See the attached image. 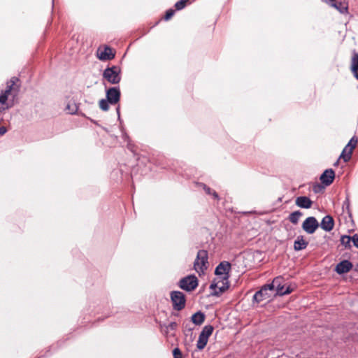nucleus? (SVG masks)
Wrapping results in <instances>:
<instances>
[{"label":"nucleus","instance_id":"obj_37","mask_svg":"<svg viewBox=\"0 0 358 358\" xmlns=\"http://www.w3.org/2000/svg\"><path fill=\"white\" fill-rule=\"evenodd\" d=\"M218 282H216V279H214L210 285L209 288L213 291H217Z\"/></svg>","mask_w":358,"mask_h":358},{"label":"nucleus","instance_id":"obj_35","mask_svg":"<svg viewBox=\"0 0 358 358\" xmlns=\"http://www.w3.org/2000/svg\"><path fill=\"white\" fill-rule=\"evenodd\" d=\"M173 358H183L182 351L178 348H175L173 350Z\"/></svg>","mask_w":358,"mask_h":358},{"label":"nucleus","instance_id":"obj_10","mask_svg":"<svg viewBox=\"0 0 358 358\" xmlns=\"http://www.w3.org/2000/svg\"><path fill=\"white\" fill-rule=\"evenodd\" d=\"M335 178V171L332 169H326L320 176V180L324 186L331 185Z\"/></svg>","mask_w":358,"mask_h":358},{"label":"nucleus","instance_id":"obj_45","mask_svg":"<svg viewBox=\"0 0 358 358\" xmlns=\"http://www.w3.org/2000/svg\"><path fill=\"white\" fill-rule=\"evenodd\" d=\"M338 162L337 161V162L334 164V165H335V166H336V165H337V164H338Z\"/></svg>","mask_w":358,"mask_h":358},{"label":"nucleus","instance_id":"obj_46","mask_svg":"<svg viewBox=\"0 0 358 358\" xmlns=\"http://www.w3.org/2000/svg\"><path fill=\"white\" fill-rule=\"evenodd\" d=\"M54 2V0H52V3Z\"/></svg>","mask_w":358,"mask_h":358},{"label":"nucleus","instance_id":"obj_17","mask_svg":"<svg viewBox=\"0 0 358 358\" xmlns=\"http://www.w3.org/2000/svg\"><path fill=\"white\" fill-rule=\"evenodd\" d=\"M308 245V242L304 239L303 236L299 235L294 242V250L295 251H301L306 249Z\"/></svg>","mask_w":358,"mask_h":358},{"label":"nucleus","instance_id":"obj_38","mask_svg":"<svg viewBox=\"0 0 358 358\" xmlns=\"http://www.w3.org/2000/svg\"><path fill=\"white\" fill-rule=\"evenodd\" d=\"M352 243L355 247L358 248V233L355 234L352 236Z\"/></svg>","mask_w":358,"mask_h":358},{"label":"nucleus","instance_id":"obj_26","mask_svg":"<svg viewBox=\"0 0 358 358\" xmlns=\"http://www.w3.org/2000/svg\"><path fill=\"white\" fill-rule=\"evenodd\" d=\"M17 81H19V79L17 77L11 78V79L7 83L6 89L3 92L9 95L13 88V86Z\"/></svg>","mask_w":358,"mask_h":358},{"label":"nucleus","instance_id":"obj_14","mask_svg":"<svg viewBox=\"0 0 358 358\" xmlns=\"http://www.w3.org/2000/svg\"><path fill=\"white\" fill-rule=\"evenodd\" d=\"M313 201L307 196H299L295 199V204L304 209H309L313 206Z\"/></svg>","mask_w":358,"mask_h":358},{"label":"nucleus","instance_id":"obj_3","mask_svg":"<svg viewBox=\"0 0 358 358\" xmlns=\"http://www.w3.org/2000/svg\"><path fill=\"white\" fill-rule=\"evenodd\" d=\"M170 299L174 310L180 311L185 308L187 300L183 292L177 290L171 291Z\"/></svg>","mask_w":358,"mask_h":358},{"label":"nucleus","instance_id":"obj_33","mask_svg":"<svg viewBox=\"0 0 358 358\" xmlns=\"http://www.w3.org/2000/svg\"><path fill=\"white\" fill-rule=\"evenodd\" d=\"M66 110H69V113L75 114L78 110V106L75 103L72 105L69 103L66 106Z\"/></svg>","mask_w":358,"mask_h":358},{"label":"nucleus","instance_id":"obj_2","mask_svg":"<svg viewBox=\"0 0 358 358\" xmlns=\"http://www.w3.org/2000/svg\"><path fill=\"white\" fill-rule=\"evenodd\" d=\"M199 280L194 274L188 275L182 278L178 282V286L182 290L191 292L196 289Z\"/></svg>","mask_w":358,"mask_h":358},{"label":"nucleus","instance_id":"obj_7","mask_svg":"<svg viewBox=\"0 0 358 358\" xmlns=\"http://www.w3.org/2000/svg\"><path fill=\"white\" fill-rule=\"evenodd\" d=\"M302 229L308 234H314L320 227L316 217L310 216L305 219L301 225Z\"/></svg>","mask_w":358,"mask_h":358},{"label":"nucleus","instance_id":"obj_42","mask_svg":"<svg viewBox=\"0 0 358 358\" xmlns=\"http://www.w3.org/2000/svg\"><path fill=\"white\" fill-rule=\"evenodd\" d=\"M327 3H328L329 5H330L331 6H332V4L334 3H336V0H326L325 1Z\"/></svg>","mask_w":358,"mask_h":358},{"label":"nucleus","instance_id":"obj_27","mask_svg":"<svg viewBox=\"0 0 358 358\" xmlns=\"http://www.w3.org/2000/svg\"><path fill=\"white\" fill-rule=\"evenodd\" d=\"M178 327V324L176 322H171L168 325L166 324H160L161 329L163 330V328H164V333L166 334H168L169 330H176Z\"/></svg>","mask_w":358,"mask_h":358},{"label":"nucleus","instance_id":"obj_36","mask_svg":"<svg viewBox=\"0 0 358 358\" xmlns=\"http://www.w3.org/2000/svg\"><path fill=\"white\" fill-rule=\"evenodd\" d=\"M323 188H324V186H322L318 183H316L313 185V190L315 193H319L322 190Z\"/></svg>","mask_w":358,"mask_h":358},{"label":"nucleus","instance_id":"obj_20","mask_svg":"<svg viewBox=\"0 0 358 358\" xmlns=\"http://www.w3.org/2000/svg\"><path fill=\"white\" fill-rule=\"evenodd\" d=\"M220 281L222 283V285L218 287L217 291H213L210 293L211 296H220L222 294L225 292L229 287V280H223L220 279Z\"/></svg>","mask_w":358,"mask_h":358},{"label":"nucleus","instance_id":"obj_24","mask_svg":"<svg viewBox=\"0 0 358 358\" xmlns=\"http://www.w3.org/2000/svg\"><path fill=\"white\" fill-rule=\"evenodd\" d=\"M279 281H282V278L280 276L275 278L272 282L264 285L262 287L265 288L268 292L273 291L275 289V284L279 282Z\"/></svg>","mask_w":358,"mask_h":358},{"label":"nucleus","instance_id":"obj_1","mask_svg":"<svg viewBox=\"0 0 358 358\" xmlns=\"http://www.w3.org/2000/svg\"><path fill=\"white\" fill-rule=\"evenodd\" d=\"M103 78L111 85L119 84L121 81V68L117 65L108 66L103 72Z\"/></svg>","mask_w":358,"mask_h":358},{"label":"nucleus","instance_id":"obj_5","mask_svg":"<svg viewBox=\"0 0 358 358\" xmlns=\"http://www.w3.org/2000/svg\"><path fill=\"white\" fill-rule=\"evenodd\" d=\"M231 270V264L228 261H222L215 267L214 274L221 280H227L230 278V272Z\"/></svg>","mask_w":358,"mask_h":358},{"label":"nucleus","instance_id":"obj_18","mask_svg":"<svg viewBox=\"0 0 358 358\" xmlns=\"http://www.w3.org/2000/svg\"><path fill=\"white\" fill-rule=\"evenodd\" d=\"M206 319V315L201 310H199L194 313L191 317V322L195 325H201L203 323Z\"/></svg>","mask_w":358,"mask_h":358},{"label":"nucleus","instance_id":"obj_34","mask_svg":"<svg viewBox=\"0 0 358 358\" xmlns=\"http://www.w3.org/2000/svg\"><path fill=\"white\" fill-rule=\"evenodd\" d=\"M186 5L187 4L182 0H179L178 1H177L175 3L174 6H175L176 10H182L183 8H185Z\"/></svg>","mask_w":358,"mask_h":358},{"label":"nucleus","instance_id":"obj_44","mask_svg":"<svg viewBox=\"0 0 358 358\" xmlns=\"http://www.w3.org/2000/svg\"><path fill=\"white\" fill-rule=\"evenodd\" d=\"M186 4H187V2L189 1V0H182Z\"/></svg>","mask_w":358,"mask_h":358},{"label":"nucleus","instance_id":"obj_43","mask_svg":"<svg viewBox=\"0 0 358 358\" xmlns=\"http://www.w3.org/2000/svg\"><path fill=\"white\" fill-rule=\"evenodd\" d=\"M116 112H117V114L118 120L120 121L121 120H120V106H118L116 108Z\"/></svg>","mask_w":358,"mask_h":358},{"label":"nucleus","instance_id":"obj_16","mask_svg":"<svg viewBox=\"0 0 358 358\" xmlns=\"http://www.w3.org/2000/svg\"><path fill=\"white\" fill-rule=\"evenodd\" d=\"M350 70L354 77L358 80V52L355 50H352Z\"/></svg>","mask_w":358,"mask_h":358},{"label":"nucleus","instance_id":"obj_32","mask_svg":"<svg viewBox=\"0 0 358 358\" xmlns=\"http://www.w3.org/2000/svg\"><path fill=\"white\" fill-rule=\"evenodd\" d=\"M8 94H6L4 92H1L0 94V103L2 105L1 107H4L3 105L6 103L8 100Z\"/></svg>","mask_w":358,"mask_h":358},{"label":"nucleus","instance_id":"obj_31","mask_svg":"<svg viewBox=\"0 0 358 358\" xmlns=\"http://www.w3.org/2000/svg\"><path fill=\"white\" fill-rule=\"evenodd\" d=\"M198 185L199 187H202V189L205 191L206 194H207L208 195H212V192L215 191L204 183L200 182V183H198Z\"/></svg>","mask_w":358,"mask_h":358},{"label":"nucleus","instance_id":"obj_29","mask_svg":"<svg viewBox=\"0 0 358 358\" xmlns=\"http://www.w3.org/2000/svg\"><path fill=\"white\" fill-rule=\"evenodd\" d=\"M192 330L193 327H192V325L189 322L183 323V331L186 336L187 335V333L192 334Z\"/></svg>","mask_w":358,"mask_h":358},{"label":"nucleus","instance_id":"obj_12","mask_svg":"<svg viewBox=\"0 0 358 358\" xmlns=\"http://www.w3.org/2000/svg\"><path fill=\"white\" fill-rule=\"evenodd\" d=\"M353 268L352 263L348 259H343L338 263L334 271L338 275H343L348 273Z\"/></svg>","mask_w":358,"mask_h":358},{"label":"nucleus","instance_id":"obj_9","mask_svg":"<svg viewBox=\"0 0 358 358\" xmlns=\"http://www.w3.org/2000/svg\"><path fill=\"white\" fill-rule=\"evenodd\" d=\"M96 57L101 61H108L115 58V53L113 52V49L110 46L106 45L103 49L98 48Z\"/></svg>","mask_w":358,"mask_h":358},{"label":"nucleus","instance_id":"obj_30","mask_svg":"<svg viewBox=\"0 0 358 358\" xmlns=\"http://www.w3.org/2000/svg\"><path fill=\"white\" fill-rule=\"evenodd\" d=\"M174 14H175V10H173V8L168 9L166 11L165 15L164 16V20H166V21L169 20L173 16Z\"/></svg>","mask_w":358,"mask_h":358},{"label":"nucleus","instance_id":"obj_11","mask_svg":"<svg viewBox=\"0 0 358 358\" xmlns=\"http://www.w3.org/2000/svg\"><path fill=\"white\" fill-rule=\"evenodd\" d=\"M271 294L266 291L265 288L261 287L259 290L255 292L252 298V304L259 303L264 301H269Z\"/></svg>","mask_w":358,"mask_h":358},{"label":"nucleus","instance_id":"obj_28","mask_svg":"<svg viewBox=\"0 0 358 358\" xmlns=\"http://www.w3.org/2000/svg\"><path fill=\"white\" fill-rule=\"evenodd\" d=\"M110 101L108 99H102L99 101V107L103 111H108Z\"/></svg>","mask_w":358,"mask_h":358},{"label":"nucleus","instance_id":"obj_22","mask_svg":"<svg viewBox=\"0 0 358 358\" xmlns=\"http://www.w3.org/2000/svg\"><path fill=\"white\" fill-rule=\"evenodd\" d=\"M303 215V213L300 210H295L289 215L288 220L293 224H296L299 222V220L301 216Z\"/></svg>","mask_w":358,"mask_h":358},{"label":"nucleus","instance_id":"obj_21","mask_svg":"<svg viewBox=\"0 0 358 358\" xmlns=\"http://www.w3.org/2000/svg\"><path fill=\"white\" fill-rule=\"evenodd\" d=\"M342 210L343 213H346L350 218L352 217V212L350 210V195L348 193H346L345 200L343 201L342 205Z\"/></svg>","mask_w":358,"mask_h":358},{"label":"nucleus","instance_id":"obj_25","mask_svg":"<svg viewBox=\"0 0 358 358\" xmlns=\"http://www.w3.org/2000/svg\"><path fill=\"white\" fill-rule=\"evenodd\" d=\"M340 241L341 245H343L345 247V248L351 249V242H352V236L348 235H342Z\"/></svg>","mask_w":358,"mask_h":358},{"label":"nucleus","instance_id":"obj_6","mask_svg":"<svg viewBox=\"0 0 358 358\" xmlns=\"http://www.w3.org/2000/svg\"><path fill=\"white\" fill-rule=\"evenodd\" d=\"M214 330V328L212 325H206L202 331H201L199 339L196 343V348L198 350H203L208 341V338L211 336L213 334V331Z\"/></svg>","mask_w":358,"mask_h":358},{"label":"nucleus","instance_id":"obj_41","mask_svg":"<svg viewBox=\"0 0 358 358\" xmlns=\"http://www.w3.org/2000/svg\"><path fill=\"white\" fill-rule=\"evenodd\" d=\"M212 196H213V198L216 200H220V196L218 195V194L214 191V192H212Z\"/></svg>","mask_w":358,"mask_h":358},{"label":"nucleus","instance_id":"obj_23","mask_svg":"<svg viewBox=\"0 0 358 358\" xmlns=\"http://www.w3.org/2000/svg\"><path fill=\"white\" fill-rule=\"evenodd\" d=\"M332 7L335 8L342 14L348 13V6L345 2L337 1L336 3H334L332 4Z\"/></svg>","mask_w":358,"mask_h":358},{"label":"nucleus","instance_id":"obj_40","mask_svg":"<svg viewBox=\"0 0 358 358\" xmlns=\"http://www.w3.org/2000/svg\"><path fill=\"white\" fill-rule=\"evenodd\" d=\"M7 131V129L5 127H0V135H4Z\"/></svg>","mask_w":358,"mask_h":358},{"label":"nucleus","instance_id":"obj_15","mask_svg":"<svg viewBox=\"0 0 358 358\" xmlns=\"http://www.w3.org/2000/svg\"><path fill=\"white\" fill-rule=\"evenodd\" d=\"M358 143V138L354 136L351 138V139L349 141L348 144L346 145L347 148H349L347 155L344 157V162H348L350 160L352 157V154L354 150V149L356 148L357 144Z\"/></svg>","mask_w":358,"mask_h":358},{"label":"nucleus","instance_id":"obj_8","mask_svg":"<svg viewBox=\"0 0 358 358\" xmlns=\"http://www.w3.org/2000/svg\"><path fill=\"white\" fill-rule=\"evenodd\" d=\"M106 97L110 101L111 105H116L120 101L121 92L118 86L106 89Z\"/></svg>","mask_w":358,"mask_h":358},{"label":"nucleus","instance_id":"obj_19","mask_svg":"<svg viewBox=\"0 0 358 358\" xmlns=\"http://www.w3.org/2000/svg\"><path fill=\"white\" fill-rule=\"evenodd\" d=\"M275 289L276 294L278 296L289 294L292 292V289L289 286L285 287V286L282 285V281H279V282L275 284Z\"/></svg>","mask_w":358,"mask_h":358},{"label":"nucleus","instance_id":"obj_4","mask_svg":"<svg viewBox=\"0 0 358 358\" xmlns=\"http://www.w3.org/2000/svg\"><path fill=\"white\" fill-rule=\"evenodd\" d=\"M208 251L206 250H199L197 252L196 259L194 262V270L198 273H203L208 268Z\"/></svg>","mask_w":358,"mask_h":358},{"label":"nucleus","instance_id":"obj_39","mask_svg":"<svg viewBox=\"0 0 358 358\" xmlns=\"http://www.w3.org/2000/svg\"><path fill=\"white\" fill-rule=\"evenodd\" d=\"M348 150H349V148H347V146L345 145V147L344 148V149L343 150V151L341 152L340 157H342L343 160H344V157L347 155Z\"/></svg>","mask_w":358,"mask_h":358},{"label":"nucleus","instance_id":"obj_13","mask_svg":"<svg viewBox=\"0 0 358 358\" xmlns=\"http://www.w3.org/2000/svg\"><path fill=\"white\" fill-rule=\"evenodd\" d=\"M335 225V222L331 215H325L321 220V222L319 223V227H320L324 231L329 232L331 231Z\"/></svg>","mask_w":358,"mask_h":358}]
</instances>
